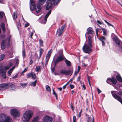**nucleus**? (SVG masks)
<instances>
[{
	"label": "nucleus",
	"mask_w": 122,
	"mask_h": 122,
	"mask_svg": "<svg viewBox=\"0 0 122 122\" xmlns=\"http://www.w3.org/2000/svg\"><path fill=\"white\" fill-rule=\"evenodd\" d=\"M46 0H40L38 1L37 4H35L34 1L33 0H30L29 4L30 7L31 11L35 10L37 13L40 12L41 7L40 5L44 4Z\"/></svg>",
	"instance_id": "obj_1"
},
{
	"label": "nucleus",
	"mask_w": 122,
	"mask_h": 122,
	"mask_svg": "<svg viewBox=\"0 0 122 122\" xmlns=\"http://www.w3.org/2000/svg\"><path fill=\"white\" fill-rule=\"evenodd\" d=\"M32 112L30 111L25 112L22 118L23 122H27L29 121L32 116Z\"/></svg>",
	"instance_id": "obj_2"
},
{
	"label": "nucleus",
	"mask_w": 122,
	"mask_h": 122,
	"mask_svg": "<svg viewBox=\"0 0 122 122\" xmlns=\"http://www.w3.org/2000/svg\"><path fill=\"white\" fill-rule=\"evenodd\" d=\"M112 96L114 98L118 101L122 105V99L121 97L122 95V92L119 91L118 93H117L119 95H117L116 91H112L111 92Z\"/></svg>",
	"instance_id": "obj_3"
},
{
	"label": "nucleus",
	"mask_w": 122,
	"mask_h": 122,
	"mask_svg": "<svg viewBox=\"0 0 122 122\" xmlns=\"http://www.w3.org/2000/svg\"><path fill=\"white\" fill-rule=\"evenodd\" d=\"M0 122H13L12 119L4 114H0Z\"/></svg>",
	"instance_id": "obj_4"
},
{
	"label": "nucleus",
	"mask_w": 122,
	"mask_h": 122,
	"mask_svg": "<svg viewBox=\"0 0 122 122\" xmlns=\"http://www.w3.org/2000/svg\"><path fill=\"white\" fill-rule=\"evenodd\" d=\"M13 65V63L11 62H10L8 66H4L2 67L1 69H0V74L2 76L3 75L5 74V72L4 71L9 69Z\"/></svg>",
	"instance_id": "obj_5"
},
{
	"label": "nucleus",
	"mask_w": 122,
	"mask_h": 122,
	"mask_svg": "<svg viewBox=\"0 0 122 122\" xmlns=\"http://www.w3.org/2000/svg\"><path fill=\"white\" fill-rule=\"evenodd\" d=\"M91 48L88 44H85L83 46V49L85 53H91L92 51V49Z\"/></svg>",
	"instance_id": "obj_6"
},
{
	"label": "nucleus",
	"mask_w": 122,
	"mask_h": 122,
	"mask_svg": "<svg viewBox=\"0 0 122 122\" xmlns=\"http://www.w3.org/2000/svg\"><path fill=\"white\" fill-rule=\"evenodd\" d=\"M73 70H67L64 69H62L60 71V73L61 74L66 75L70 74L71 76L73 73Z\"/></svg>",
	"instance_id": "obj_7"
},
{
	"label": "nucleus",
	"mask_w": 122,
	"mask_h": 122,
	"mask_svg": "<svg viewBox=\"0 0 122 122\" xmlns=\"http://www.w3.org/2000/svg\"><path fill=\"white\" fill-rule=\"evenodd\" d=\"M11 115L14 117H19V113L18 110L16 109H12L10 111Z\"/></svg>",
	"instance_id": "obj_8"
},
{
	"label": "nucleus",
	"mask_w": 122,
	"mask_h": 122,
	"mask_svg": "<svg viewBox=\"0 0 122 122\" xmlns=\"http://www.w3.org/2000/svg\"><path fill=\"white\" fill-rule=\"evenodd\" d=\"M9 83H2L0 84V90L2 91L8 88L9 87Z\"/></svg>",
	"instance_id": "obj_9"
},
{
	"label": "nucleus",
	"mask_w": 122,
	"mask_h": 122,
	"mask_svg": "<svg viewBox=\"0 0 122 122\" xmlns=\"http://www.w3.org/2000/svg\"><path fill=\"white\" fill-rule=\"evenodd\" d=\"M52 5V4L51 1L50 0H47L45 5L46 10L49 9L51 7Z\"/></svg>",
	"instance_id": "obj_10"
},
{
	"label": "nucleus",
	"mask_w": 122,
	"mask_h": 122,
	"mask_svg": "<svg viewBox=\"0 0 122 122\" xmlns=\"http://www.w3.org/2000/svg\"><path fill=\"white\" fill-rule=\"evenodd\" d=\"M106 82L108 84H110V82H111L113 84L115 85L117 83V81L113 77H112L111 78H107L106 80Z\"/></svg>",
	"instance_id": "obj_11"
},
{
	"label": "nucleus",
	"mask_w": 122,
	"mask_h": 122,
	"mask_svg": "<svg viewBox=\"0 0 122 122\" xmlns=\"http://www.w3.org/2000/svg\"><path fill=\"white\" fill-rule=\"evenodd\" d=\"M64 58L63 57H62L59 56H58L56 59L54 61L55 66H56L58 63L62 61Z\"/></svg>",
	"instance_id": "obj_12"
},
{
	"label": "nucleus",
	"mask_w": 122,
	"mask_h": 122,
	"mask_svg": "<svg viewBox=\"0 0 122 122\" xmlns=\"http://www.w3.org/2000/svg\"><path fill=\"white\" fill-rule=\"evenodd\" d=\"M43 121L44 122H52V119L51 117L46 116L44 117Z\"/></svg>",
	"instance_id": "obj_13"
},
{
	"label": "nucleus",
	"mask_w": 122,
	"mask_h": 122,
	"mask_svg": "<svg viewBox=\"0 0 122 122\" xmlns=\"http://www.w3.org/2000/svg\"><path fill=\"white\" fill-rule=\"evenodd\" d=\"M114 41L115 42L117 45L119 46L120 45V40L117 36H115L113 38Z\"/></svg>",
	"instance_id": "obj_14"
},
{
	"label": "nucleus",
	"mask_w": 122,
	"mask_h": 122,
	"mask_svg": "<svg viewBox=\"0 0 122 122\" xmlns=\"http://www.w3.org/2000/svg\"><path fill=\"white\" fill-rule=\"evenodd\" d=\"M27 78L32 77V78L35 79L36 77V74L33 72L29 73L27 74Z\"/></svg>",
	"instance_id": "obj_15"
},
{
	"label": "nucleus",
	"mask_w": 122,
	"mask_h": 122,
	"mask_svg": "<svg viewBox=\"0 0 122 122\" xmlns=\"http://www.w3.org/2000/svg\"><path fill=\"white\" fill-rule=\"evenodd\" d=\"M51 11V10H50L45 15L44 18V21L43 22V23L44 24H45L46 23L47 21V19L49 16V15L50 14Z\"/></svg>",
	"instance_id": "obj_16"
},
{
	"label": "nucleus",
	"mask_w": 122,
	"mask_h": 122,
	"mask_svg": "<svg viewBox=\"0 0 122 122\" xmlns=\"http://www.w3.org/2000/svg\"><path fill=\"white\" fill-rule=\"evenodd\" d=\"M6 40L4 39L2 41L1 43V48L2 50H3L5 47L6 45Z\"/></svg>",
	"instance_id": "obj_17"
},
{
	"label": "nucleus",
	"mask_w": 122,
	"mask_h": 122,
	"mask_svg": "<svg viewBox=\"0 0 122 122\" xmlns=\"http://www.w3.org/2000/svg\"><path fill=\"white\" fill-rule=\"evenodd\" d=\"M87 32L86 33L87 34H89L93 35L94 33V31L92 30V28L91 27H89L87 29Z\"/></svg>",
	"instance_id": "obj_18"
},
{
	"label": "nucleus",
	"mask_w": 122,
	"mask_h": 122,
	"mask_svg": "<svg viewBox=\"0 0 122 122\" xmlns=\"http://www.w3.org/2000/svg\"><path fill=\"white\" fill-rule=\"evenodd\" d=\"M65 25H63L61 27V29L59 31V33L58 34V36H61L65 28Z\"/></svg>",
	"instance_id": "obj_19"
},
{
	"label": "nucleus",
	"mask_w": 122,
	"mask_h": 122,
	"mask_svg": "<svg viewBox=\"0 0 122 122\" xmlns=\"http://www.w3.org/2000/svg\"><path fill=\"white\" fill-rule=\"evenodd\" d=\"M88 44L89 45V46L90 48L92 47V38L90 36L88 37Z\"/></svg>",
	"instance_id": "obj_20"
},
{
	"label": "nucleus",
	"mask_w": 122,
	"mask_h": 122,
	"mask_svg": "<svg viewBox=\"0 0 122 122\" xmlns=\"http://www.w3.org/2000/svg\"><path fill=\"white\" fill-rule=\"evenodd\" d=\"M11 37V36H10L9 37L7 38L8 40L7 41L6 39V46L8 47L10 45V38Z\"/></svg>",
	"instance_id": "obj_21"
},
{
	"label": "nucleus",
	"mask_w": 122,
	"mask_h": 122,
	"mask_svg": "<svg viewBox=\"0 0 122 122\" xmlns=\"http://www.w3.org/2000/svg\"><path fill=\"white\" fill-rule=\"evenodd\" d=\"M37 80H36L34 82H32L30 83V85L31 86L35 87L36 85L37 82Z\"/></svg>",
	"instance_id": "obj_22"
},
{
	"label": "nucleus",
	"mask_w": 122,
	"mask_h": 122,
	"mask_svg": "<svg viewBox=\"0 0 122 122\" xmlns=\"http://www.w3.org/2000/svg\"><path fill=\"white\" fill-rule=\"evenodd\" d=\"M9 87L10 90H14L15 89V87L14 84H11L10 83H9Z\"/></svg>",
	"instance_id": "obj_23"
},
{
	"label": "nucleus",
	"mask_w": 122,
	"mask_h": 122,
	"mask_svg": "<svg viewBox=\"0 0 122 122\" xmlns=\"http://www.w3.org/2000/svg\"><path fill=\"white\" fill-rule=\"evenodd\" d=\"M116 78L118 81L121 82H122V78L120 75H117L116 76Z\"/></svg>",
	"instance_id": "obj_24"
},
{
	"label": "nucleus",
	"mask_w": 122,
	"mask_h": 122,
	"mask_svg": "<svg viewBox=\"0 0 122 122\" xmlns=\"http://www.w3.org/2000/svg\"><path fill=\"white\" fill-rule=\"evenodd\" d=\"M52 2L53 3V4L55 5L57 4L59 2L60 0H51Z\"/></svg>",
	"instance_id": "obj_25"
},
{
	"label": "nucleus",
	"mask_w": 122,
	"mask_h": 122,
	"mask_svg": "<svg viewBox=\"0 0 122 122\" xmlns=\"http://www.w3.org/2000/svg\"><path fill=\"white\" fill-rule=\"evenodd\" d=\"M44 51V50L42 48H41L39 50V59H40Z\"/></svg>",
	"instance_id": "obj_26"
},
{
	"label": "nucleus",
	"mask_w": 122,
	"mask_h": 122,
	"mask_svg": "<svg viewBox=\"0 0 122 122\" xmlns=\"http://www.w3.org/2000/svg\"><path fill=\"white\" fill-rule=\"evenodd\" d=\"M65 61V63L66 64V65L68 66H71V63L68 60L66 59Z\"/></svg>",
	"instance_id": "obj_27"
},
{
	"label": "nucleus",
	"mask_w": 122,
	"mask_h": 122,
	"mask_svg": "<svg viewBox=\"0 0 122 122\" xmlns=\"http://www.w3.org/2000/svg\"><path fill=\"white\" fill-rule=\"evenodd\" d=\"M41 66H37L35 68V70L37 72H38L40 71L41 70Z\"/></svg>",
	"instance_id": "obj_28"
},
{
	"label": "nucleus",
	"mask_w": 122,
	"mask_h": 122,
	"mask_svg": "<svg viewBox=\"0 0 122 122\" xmlns=\"http://www.w3.org/2000/svg\"><path fill=\"white\" fill-rule=\"evenodd\" d=\"M17 13L16 12H15L14 13L13 15L12 16L14 20H15L17 18Z\"/></svg>",
	"instance_id": "obj_29"
},
{
	"label": "nucleus",
	"mask_w": 122,
	"mask_h": 122,
	"mask_svg": "<svg viewBox=\"0 0 122 122\" xmlns=\"http://www.w3.org/2000/svg\"><path fill=\"white\" fill-rule=\"evenodd\" d=\"M38 116H36L33 119L32 122H37L38 120Z\"/></svg>",
	"instance_id": "obj_30"
},
{
	"label": "nucleus",
	"mask_w": 122,
	"mask_h": 122,
	"mask_svg": "<svg viewBox=\"0 0 122 122\" xmlns=\"http://www.w3.org/2000/svg\"><path fill=\"white\" fill-rule=\"evenodd\" d=\"M39 44L41 46H43V41L41 39H39Z\"/></svg>",
	"instance_id": "obj_31"
},
{
	"label": "nucleus",
	"mask_w": 122,
	"mask_h": 122,
	"mask_svg": "<svg viewBox=\"0 0 122 122\" xmlns=\"http://www.w3.org/2000/svg\"><path fill=\"white\" fill-rule=\"evenodd\" d=\"M59 55L60 56L62 57H63L65 58L64 56L62 51H60L59 52Z\"/></svg>",
	"instance_id": "obj_32"
},
{
	"label": "nucleus",
	"mask_w": 122,
	"mask_h": 122,
	"mask_svg": "<svg viewBox=\"0 0 122 122\" xmlns=\"http://www.w3.org/2000/svg\"><path fill=\"white\" fill-rule=\"evenodd\" d=\"M28 84V83H20V85L23 88H25L27 86Z\"/></svg>",
	"instance_id": "obj_33"
},
{
	"label": "nucleus",
	"mask_w": 122,
	"mask_h": 122,
	"mask_svg": "<svg viewBox=\"0 0 122 122\" xmlns=\"http://www.w3.org/2000/svg\"><path fill=\"white\" fill-rule=\"evenodd\" d=\"M53 92L52 93L55 96L56 98V99H57L58 97H57V94L55 92V91H54V89H53Z\"/></svg>",
	"instance_id": "obj_34"
},
{
	"label": "nucleus",
	"mask_w": 122,
	"mask_h": 122,
	"mask_svg": "<svg viewBox=\"0 0 122 122\" xmlns=\"http://www.w3.org/2000/svg\"><path fill=\"white\" fill-rule=\"evenodd\" d=\"M46 90L50 92V87L47 85H46Z\"/></svg>",
	"instance_id": "obj_35"
},
{
	"label": "nucleus",
	"mask_w": 122,
	"mask_h": 122,
	"mask_svg": "<svg viewBox=\"0 0 122 122\" xmlns=\"http://www.w3.org/2000/svg\"><path fill=\"white\" fill-rule=\"evenodd\" d=\"M5 56L4 54H1L0 56V61H2L4 58Z\"/></svg>",
	"instance_id": "obj_36"
},
{
	"label": "nucleus",
	"mask_w": 122,
	"mask_h": 122,
	"mask_svg": "<svg viewBox=\"0 0 122 122\" xmlns=\"http://www.w3.org/2000/svg\"><path fill=\"white\" fill-rule=\"evenodd\" d=\"M4 15L5 14L3 12H0V18L2 19Z\"/></svg>",
	"instance_id": "obj_37"
},
{
	"label": "nucleus",
	"mask_w": 122,
	"mask_h": 122,
	"mask_svg": "<svg viewBox=\"0 0 122 122\" xmlns=\"http://www.w3.org/2000/svg\"><path fill=\"white\" fill-rule=\"evenodd\" d=\"M102 30V31L103 33V35H107V33L106 32V30L104 28L101 29Z\"/></svg>",
	"instance_id": "obj_38"
},
{
	"label": "nucleus",
	"mask_w": 122,
	"mask_h": 122,
	"mask_svg": "<svg viewBox=\"0 0 122 122\" xmlns=\"http://www.w3.org/2000/svg\"><path fill=\"white\" fill-rule=\"evenodd\" d=\"M22 56L23 58H24L26 56L25 52L24 49L22 51Z\"/></svg>",
	"instance_id": "obj_39"
},
{
	"label": "nucleus",
	"mask_w": 122,
	"mask_h": 122,
	"mask_svg": "<svg viewBox=\"0 0 122 122\" xmlns=\"http://www.w3.org/2000/svg\"><path fill=\"white\" fill-rule=\"evenodd\" d=\"M13 71L12 70H11L10 69L9 70L8 72V73L9 75L10 76L11 75Z\"/></svg>",
	"instance_id": "obj_40"
},
{
	"label": "nucleus",
	"mask_w": 122,
	"mask_h": 122,
	"mask_svg": "<svg viewBox=\"0 0 122 122\" xmlns=\"http://www.w3.org/2000/svg\"><path fill=\"white\" fill-rule=\"evenodd\" d=\"M51 55H50L47 53L46 55V59L49 60L50 57Z\"/></svg>",
	"instance_id": "obj_41"
},
{
	"label": "nucleus",
	"mask_w": 122,
	"mask_h": 122,
	"mask_svg": "<svg viewBox=\"0 0 122 122\" xmlns=\"http://www.w3.org/2000/svg\"><path fill=\"white\" fill-rule=\"evenodd\" d=\"M104 21L109 26H112V27H113V25H111V24H110V23H109V22L107 21L106 20H104Z\"/></svg>",
	"instance_id": "obj_42"
},
{
	"label": "nucleus",
	"mask_w": 122,
	"mask_h": 122,
	"mask_svg": "<svg viewBox=\"0 0 122 122\" xmlns=\"http://www.w3.org/2000/svg\"><path fill=\"white\" fill-rule=\"evenodd\" d=\"M97 24L99 27H100V26L99 25H101L102 24V23L99 20H97Z\"/></svg>",
	"instance_id": "obj_43"
},
{
	"label": "nucleus",
	"mask_w": 122,
	"mask_h": 122,
	"mask_svg": "<svg viewBox=\"0 0 122 122\" xmlns=\"http://www.w3.org/2000/svg\"><path fill=\"white\" fill-rule=\"evenodd\" d=\"M92 118L90 117H88L87 119V122H91L92 121Z\"/></svg>",
	"instance_id": "obj_44"
},
{
	"label": "nucleus",
	"mask_w": 122,
	"mask_h": 122,
	"mask_svg": "<svg viewBox=\"0 0 122 122\" xmlns=\"http://www.w3.org/2000/svg\"><path fill=\"white\" fill-rule=\"evenodd\" d=\"M100 40L101 41H103L105 40V38L104 36H103L101 38Z\"/></svg>",
	"instance_id": "obj_45"
},
{
	"label": "nucleus",
	"mask_w": 122,
	"mask_h": 122,
	"mask_svg": "<svg viewBox=\"0 0 122 122\" xmlns=\"http://www.w3.org/2000/svg\"><path fill=\"white\" fill-rule=\"evenodd\" d=\"M51 72L52 73H53L54 72L55 70V67H53L51 68Z\"/></svg>",
	"instance_id": "obj_46"
},
{
	"label": "nucleus",
	"mask_w": 122,
	"mask_h": 122,
	"mask_svg": "<svg viewBox=\"0 0 122 122\" xmlns=\"http://www.w3.org/2000/svg\"><path fill=\"white\" fill-rule=\"evenodd\" d=\"M27 68H26L22 71V73H21V74H23V73H24L25 72H26L27 71Z\"/></svg>",
	"instance_id": "obj_47"
},
{
	"label": "nucleus",
	"mask_w": 122,
	"mask_h": 122,
	"mask_svg": "<svg viewBox=\"0 0 122 122\" xmlns=\"http://www.w3.org/2000/svg\"><path fill=\"white\" fill-rule=\"evenodd\" d=\"M18 74H16V75L12 77V79H15L17 78L18 77Z\"/></svg>",
	"instance_id": "obj_48"
},
{
	"label": "nucleus",
	"mask_w": 122,
	"mask_h": 122,
	"mask_svg": "<svg viewBox=\"0 0 122 122\" xmlns=\"http://www.w3.org/2000/svg\"><path fill=\"white\" fill-rule=\"evenodd\" d=\"M52 52V49H51L47 53L51 55V53Z\"/></svg>",
	"instance_id": "obj_49"
},
{
	"label": "nucleus",
	"mask_w": 122,
	"mask_h": 122,
	"mask_svg": "<svg viewBox=\"0 0 122 122\" xmlns=\"http://www.w3.org/2000/svg\"><path fill=\"white\" fill-rule=\"evenodd\" d=\"M1 28H5V24L3 23H2L1 24Z\"/></svg>",
	"instance_id": "obj_50"
},
{
	"label": "nucleus",
	"mask_w": 122,
	"mask_h": 122,
	"mask_svg": "<svg viewBox=\"0 0 122 122\" xmlns=\"http://www.w3.org/2000/svg\"><path fill=\"white\" fill-rule=\"evenodd\" d=\"M87 77H87V78H88V82H89V85H90V86L91 88L92 89V87L91 85V84H90V82L89 80V76H88Z\"/></svg>",
	"instance_id": "obj_51"
},
{
	"label": "nucleus",
	"mask_w": 122,
	"mask_h": 122,
	"mask_svg": "<svg viewBox=\"0 0 122 122\" xmlns=\"http://www.w3.org/2000/svg\"><path fill=\"white\" fill-rule=\"evenodd\" d=\"M97 90L98 92V94H99L100 93H101V91L98 88H97Z\"/></svg>",
	"instance_id": "obj_52"
},
{
	"label": "nucleus",
	"mask_w": 122,
	"mask_h": 122,
	"mask_svg": "<svg viewBox=\"0 0 122 122\" xmlns=\"http://www.w3.org/2000/svg\"><path fill=\"white\" fill-rule=\"evenodd\" d=\"M69 86L71 89H73L74 88V86L72 84L70 85Z\"/></svg>",
	"instance_id": "obj_53"
},
{
	"label": "nucleus",
	"mask_w": 122,
	"mask_h": 122,
	"mask_svg": "<svg viewBox=\"0 0 122 122\" xmlns=\"http://www.w3.org/2000/svg\"><path fill=\"white\" fill-rule=\"evenodd\" d=\"M73 122H76V117L75 116H74L73 117Z\"/></svg>",
	"instance_id": "obj_54"
},
{
	"label": "nucleus",
	"mask_w": 122,
	"mask_h": 122,
	"mask_svg": "<svg viewBox=\"0 0 122 122\" xmlns=\"http://www.w3.org/2000/svg\"><path fill=\"white\" fill-rule=\"evenodd\" d=\"M19 61L18 59H17L16 60V65H18L19 63Z\"/></svg>",
	"instance_id": "obj_55"
},
{
	"label": "nucleus",
	"mask_w": 122,
	"mask_h": 122,
	"mask_svg": "<svg viewBox=\"0 0 122 122\" xmlns=\"http://www.w3.org/2000/svg\"><path fill=\"white\" fill-rule=\"evenodd\" d=\"M5 36L4 34L0 36V38L1 39H2L5 37Z\"/></svg>",
	"instance_id": "obj_56"
},
{
	"label": "nucleus",
	"mask_w": 122,
	"mask_h": 122,
	"mask_svg": "<svg viewBox=\"0 0 122 122\" xmlns=\"http://www.w3.org/2000/svg\"><path fill=\"white\" fill-rule=\"evenodd\" d=\"M99 29L97 28L96 30V32L97 35L98 32V30Z\"/></svg>",
	"instance_id": "obj_57"
},
{
	"label": "nucleus",
	"mask_w": 122,
	"mask_h": 122,
	"mask_svg": "<svg viewBox=\"0 0 122 122\" xmlns=\"http://www.w3.org/2000/svg\"><path fill=\"white\" fill-rule=\"evenodd\" d=\"M33 63V61L32 60H30L29 62V65H30L32 64Z\"/></svg>",
	"instance_id": "obj_58"
},
{
	"label": "nucleus",
	"mask_w": 122,
	"mask_h": 122,
	"mask_svg": "<svg viewBox=\"0 0 122 122\" xmlns=\"http://www.w3.org/2000/svg\"><path fill=\"white\" fill-rule=\"evenodd\" d=\"M71 108L72 109V110L73 111L74 110V107L72 105V103H71Z\"/></svg>",
	"instance_id": "obj_59"
},
{
	"label": "nucleus",
	"mask_w": 122,
	"mask_h": 122,
	"mask_svg": "<svg viewBox=\"0 0 122 122\" xmlns=\"http://www.w3.org/2000/svg\"><path fill=\"white\" fill-rule=\"evenodd\" d=\"M49 60L46 59V63H45V65H47L48 64V61H49Z\"/></svg>",
	"instance_id": "obj_60"
},
{
	"label": "nucleus",
	"mask_w": 122,
	"mask_h": 122,
	"mask_svg": "<svg viewBox=\"0 0 122 122\" xmlns=\"http://www.w3.org/2000/svg\"><path fill=\"white\" fill-rule=\"evenodd\" d=\"M3 32L4 33H5V28H2Z\"/></svg>",
	"instance_id": "obj_61"
},
{
	"label": "nucleus",
	"mask_w": 122,
	"mask_h": 122,
	"mask_svg": "<svg viewBox=\"0 0 122 122\" xmlns=\"http://www.w3.org/2000/svg\"><path fill=\"white\" fill-rule=\"evenodd\" d=\"M29 25V24L28 23H27L25 24V27H28Z\"/></svg>",
	"instance_id": "obj_62"
},
{
	"label": "nucleus",
	"mask_w": 122,
	"mask_h": 122,
	"mask_svg": "<svg viewBox=\"0 0 122 122\" xmlns=\"http://www.w3.org/2000/svg\"><path fill=\"white\" fill-rule=\"evenodd\" d=\"M33 34V33L32 32L30 34V37L31 38H32V36Z\"/></svg>",
	"instance_id": "obj_63"
},
{
	"label": "nucleus",
	"mask_w": 122,
	"mask_h": 122,
	"mask_svg": "<svg viewBox=\"0 0 122 122\" xmlns=\"http://www.w3.org/2000/svg\"><path fill=\"white\" fill-rule=\"evenodd\" d=\"M79 72H78V71H76L74 72V74L75 75H76Z\"/></svg>",
	"instance_id": "obj_64"
}]
</instances>
